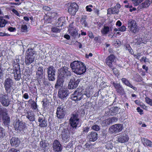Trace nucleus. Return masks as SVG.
<instances>
[{"instance_id": "nucleus-15", "label": "nucleus", "mask_w": 152, "mask_h": 152, "mask_svg": "<svg viewBox=\"0 0 152 152\" xmlns=\"http://www.w3.org/2000/svg\"><path fill=\"white\" fill-rule=\"evenodd\" d=\"M69 94V91L67 90L62 88L59 89L58 95L60 99L64 100L66 99V97L68 96Z\"/></svg>"}, {"instance_id": "nucleus-64", "label": "nucleus", "mask_w": 152, "mask_h": 152, "mask_svg": "<svg viewBox=\"0 0 152 152\" xmlns=\"http://www.w3.org/2000/svg\"><path fill=\"white\" fill-rule=\"evenodd\" d=\"M142 67L143 69H145L146 72H147L148 71V67L146 66V65H143Z\"/></svg>"}, {"instance_id": "nucleus-1", "label": "nucleus", "mask_w": 152, "mask_h": 152, "mask_svg": "<svg viewBox=\"0 0 152 152\" xmlns=\"http://www.w3.org/2000/svg\"><path fill=\"white\" fill-rule=\"evenodd\" d=\"M70 66L73 72L77 75H82L86 71V67L85 64L82 62L78 61L71 62Z\"/></svg>"}, {"instance_id": "nucleus-41", "label": "nucleus", "mask_w": 152, "mask_h": 152, "mask_svg": "<svg viewBox=\"0 0 152 152\" xmlns=\"http://www.w3.org/2000/svg\"><path fill=\"white\" fill-rule=\"evenodd\" d=\"M5 135L4 129L0 125V138H3Z\"/></svg>"}, {"instance_id": "nucleus-35", "label": "nucleus", "mask_w": 152, "mask_h": 152, "mask_svg": "<svg viewBox=\"0 0 152 152\" xmlns=\"http://www.w3.org/2000/svg\"><path fill=\"white\" fill-rule=\"evenodd\" d=\"M142 142L145 146L151 147L152 146V142L150 140L145 138L142 140Z\"/></svg>"}, {"instance_id": "nucleus-34", "label": "nucleus", "mask_w": 152, "mask_h": 152, "mask_svg": "<svg viewBox=\"0 0 152 152\" xmlns=\"http://www.w3.org/2000/svg\"><path fill=\"white\" fill-rule=\"evenodd\" d=\"M120 108L118 107H112L110 109V112L111 115H113L117 114Z\"/></svg>"}, {"instance_id": "nucleus-59", "label": "nucleus", "mask_w": 152, "mask_h": 152, "mask_svg": "<svg viewBox=\"0 0 152 152\" xmlns=\"http://www.w3.org/2000/svg\"><path fill=\"white\" fill-rule=\"evenodd\" d=\"M116 25L118 26H120L122 25V23L120 20H118L116 23Z\"/></svg>"}, {"instance_id": "nucleus-23", "label": "nucleus", "mask_w": 152, "mask_h": 152, "mask_svg": "<svg viewBox=\"0 0 152 152\" xmlns=\"http://www.w3.org/2000/svg\"><path fill=\"white\" fill-rule=\"evenodd\" d=\"M97 133L94 132H92L89 134L88 137L91 141L94 142L96 141L98 138Z\"/></svg>"}, {"instance_id": "nucleus-45", "label": "nucleus", "mask_w": 152, "mask_h": 152, "mask_svg": "<svg viewBox=\"0 0 152 152\" xmlns=\"http://www.w3.org/2000/svg\"><path fill=\"white\" fill-rule=\"evenodd\" d=\"M135 5L137 6L143 0H132Z\"/></svg>"}, {"instance_id": "nucleus-43", "label": "nucleus", "mask_w": 152, "mask_h": 152, "mask_svg": "<svg viewBox=\"0 0 152 152\" xmlns=\"http://www.w3.org/2000/svg\"><path fill=\"white\" fill-rule=\"evenodd\" d=\"M5 68H3V66H0V79H1L3 77V72L5 70Z\"/></svg>"}, {"instance_id": "nucleus-42", "label": "nucleus", "mask_w": 152, "mask_h": 152, "mask_svg": "<svg viewBox=\"0 0 152 152\" xmlns=\"http://www.w3.org/2000/svg\"><path fill=\"white\" fill-rule=\"evenodd\" d=\"M31 107L32 109L36 110L37 109V103L34 100L31 101Z\"/></svg>"}, {"instance_id": "nucleus-49", "label": "nucleus", "mask_w": 152, "mask_h": 152, "mask_svg": "<svg viewBox=\"0 0 152 152\" xmlns=\"http://www.w3.org/2000/svg\"><path fill=\"white\" fill-rule=\"evenodd\" d=\"M61 29L58 28L57 27H55L52 28V31L53 32H60Z\"/></svg>"}, {"instance_id": "nucleus-58", "label": "nucleus", "mask_w": 152, "mask_h": 152, "mask_svg": "<svg viewBox=\"0 0 152 152\" xmlns=\"http://www.w3.org/2000/svg\"><path fill=\"white\" fill-rule=\"evenodd\" d=\"M19 151L15 148H11L9 151L8 152H18Z\"/></svg>"}, {"instance_id": "nucleus-28", "label": "nucleus", "mask_w": 152, "mask_h": 152, "mask_svg": "<svg viewBox=\"0 0 152 152\" xmlns=\"http://www.w3.org/2000/svg\"><path fill=\"white\" fill-rule=\"evenodd\" d=\"M69 31L71 36L74 38L78 35L77 31L75 27L70 26Z\"/></svg>"}, {"instance_id": "nucleus-8", "label": "nucleus", "mask_w": 152, "mask_h": 152, "mask_svg": "<svg viewBox=\"0 0 152 152\" xmlns=\"http://www.w3.org/2000/svg\"><path fill=\"white\" fill-rule=\"evenodd\" d=\"M82 91L81 89L77 88L71 95V98L72 100L76 102L81 100L83 98V96Z\"/></svg>"}, {"instance_id": "nucleus-44", "label": "nucleus", "mask_w": 152, "mask_h": 152, "mask_svg": "<svg viewBox=\"0 0 152 152\" xmlns=\"http://www.w3.org/2000/svg\"><path fill=\"white\" fill-rule=\"evenodd\" d=\"M146 102L151 106H152V99L146 97L145 99Z\"/></svg>"}, {"instance_id": "nucleus-10", "label": "nucleus", "mask_w": 152, "mask_h": 152, "mask_svg": "<svg viewBox=\"0 0 152 152\" xmlns=\"http://www.w3.org/2000/svg\"><path fill=\"white\" fill-rule=\"evenodd\" d=\"M7 94H0V102L4 107H7L10 104V99L8 97Z\"/></svg>"}, {"instance_id": "nucleus-39", "label": "nucleus", "mask_w": 152, "mask_h": 152, "mask_svg": "<svg viewBox=\"0 0 152 152\" xmlns=\"http://www.w3.org/2000/svg\"><path fill=\"white\" fill-rule=\"evenodd\" d=\"M8 21L4 19L2 16H0V27H4Z\"/></svg>"}, {"instance_id": "nucleus-26", "label": "nucleus", "mask_w": 152, "mask_h": 152, "mask_svg": "<svg viewBox=\"0 0 152 152\" xmlns=\"http://www.w3.org/2000/svg\"><path fill=\"white\" fill-rule=\"evenodd\" d=\"M118 137V142L121 143L127 142L129 139V137L126 134H121Z\"/></svg>"}, {"instance_id": "nucleus-3", "label": "nucleus", "mask_w": 152, "mask_h": 152, "mask_svg": "<svg viewBox=\"0 0 152 152\" xmlns=\"http://www.w3.org/2000/svg\"><path fill=\"white\" fill-rule=\"evenodd\" d=\"M19 61V59H16V61H14L13 63V73L14 74V78L16 80H20L21 78Z\"/></svg>"}, {"instance_id": "nucleus-37", "label": "nucleus", "mask_w": 152, "mask_h": 152, "mask_svg": "<svg viewBox=\"0 0 152 152\" xmlns=\"http://www.w3.org/2000/svg\"><path fill=\"white\" fill-rule=\"evenodd\" d=\"M152 0H146L144 2L141 4V6L143 8L148 7L152 3Z\"/></svg>"}, {"instance_id": "nucleus-32", "label": "nucleus", "mask_w": 152, "mask_h": 152, "mask_svg": "<svg viewBox=\"0 0 152 152\" xmlns=\"http://www.w3.org/2000/svg\"><path fill=\"white\" fill-rule=\"evenodd\" d=\"M2 118L3 123L4 126L7 127L8 129H9V126L10 122V118L8 115L5 117H2V118Z\"/></svg>"}, {"instance_id": "nucleus-51", "label": "nucleus", "mask_w": 152, "mask_h": 152, "mask_svg": "<svg viewBox=\"0 0 152 152\" xmlns=\"http://www.w3.org/2000/svg\"><path fill=\"white\" fill-rule=\"evenodd\" d=\"M42 102H43V106L44 108L46 107L49 105V102L47 101H42Z\"/></svg>"}, {"instance_id": "nucleus-33", "label": "nucleus", "mask_w": 152, "mask_h": 152, "mask_svg": "<svg viewBox=\"0 0 152 152\" xmlns=\"http://www.w3.org/2000/svg\"><path fill=\"white\" fill-rule=\"evenodd\" d=\"M58 21L56 23V26L60 27L62 26L65 23V20L64 18L63 17H61L59 18L58 20Z\"/></svg>"}, {"instance_id": "nucleus-2", "label": "nucleus", "mask_w": 152, "mask_h": 152, "mask_svg": "<svg viewBox=\"0 0 152 152\" xmlns=\"http://www.w3.org/2000/svg\"><path fill=\"white\" fill-rule=\"evenodd\" d=\"M69 68L66 66H62L58 69V77L64 80L69 78L71 76V72L68 70Z\"/></svg>"}, {"instance_id": "nucleus-13", "label": "nucleus", "mask_w": 152, "mask_h": 152, "mask_svg": "<svg viewBox=\"0 0 152 152\" xmlns=\"http://www.w3.org/2000/svg\"><path fill=\"white\" fill-rule=\"evenodd\" d=\"M53 150L55 152H61L62 151L63 147L60 142L55 140L52 144Z\"/></svg>"}, {"instance_id": "nucleus-31", "label": "nucleus", "mask_w": 152, "mask_h": 152, "mask_svg": "<svg viewBox=\"0 0 152 152\" xmlns=\"http://www.w3.org/2000/svg\"><path fill=\"white\" fill-rule=\"evenodd\" d=\"M34 60V56H26L25 62L27 65H29L32 63Z\"/></svg>"}, {"instance_id": "nucleus-55", "label": "nucleus", "mask_w": 152, "mask_h": 152, "mask_svg": "<svg viewBox=\"0 0 152 152\" xmlns=\"http://www.w3.org/2000/svg\"><path fill=\"white\" fill-rule=\"evenodd\" d=\"M89 128L88 127H86L84 128L83 129V132L87 133L89 131Z\"/></svg>"}, {"instance_id": "nucleus-40", "label": "nucleus", "mask_w": 152, "mask_h": 152, "mask_svg": "<svg viewBox=\"0 0 152 152\" xmlns=\"http://www.w3.org/2000/svg\"><path fill=\"white\" fill-rule=\"evenodd\" d=\"M110 28L108 26H104L103 28L101 30L102 33L103 35L106 34L109 32Z\"/></svg>"}, {"instance_id": "nucleus-62", "label": "nucleus", "mask_w": 152, "mask_h": 152, "mask_svg": "<svg viewBox=\"0 0 152 152\" xmlns=\"http://www.w3.org/2000/svg\"><path fill=\"white\" fill-rule=\"evenodd\" d=\"M137 112L140 113V114H142V113L143 112V110L141 109L139 107H138L137 108Z\"/></svg>"}, {"instance_id": "nucleus-19", "label": "nucleus", "mask_w": 152, "mask_h": 152, "mask_svg": "<svg viewBox=\"0 0 152 152\" xmlns=\"http://www.w3.org/2000/svg\"><path fill=\"white\" fill-rule=\"evenodd\" d=\"M80 81V80L79 79L77 80L74 79H71L69 83V89H73L76 88L77 86Z\"/></svg>"}, {"instance_id": "nucleus-38", "label": "nucleus", "mask_w": 152, "mask_h": 152, "mask_svg": "<svg viewBox=\"0 0 152 152\" xmlns=\"http://www.w3.org/2000/svg\"><path fill=\"white\" fill-rule=\"evenodd\" d=\"M87 18V16L86 15H83L81 17L80 20L81 23L84 26L86 27L87 26L88 24L87 21H86V19Z\"/></svg>"}, {"instance_id": "nucleus-4", "label": "nucleus", "mask_w": 152, "mask_h": 152, "mask_svg": "<svg viewBox=\"0 0 152 152\" xmlns=\"http://www.w3.org/2000/svg\"><path fill=\"white\" fill-rule=\"evenodd\" d=\"M14 84L13 79L10 77L7 78L5 80L3 85L7 95L11 94V90L13 88Z\"/></svg>"}, {"instance_id": "nucleus-16", "label": "nucleus", "mask_w": 152, "mask_h": 152, "mask_svg": "<svg viewBox=\"0 0 152 152\" xmlns=\"http://www.w3.org/2000/svg\"><path fill=\"white\" fill-rule=\"evenodd\" d=\"M123 125L122 124H115L109 128L110 132L113 133H117L121 132L123 129Z\"/></svg>"}, {"instance_id": "nucleus-47", "label": "nucleus", "mask_w": 152, "mask_h": 152, "mask_svg": "<svg viewBox=\"0 0 152 152\" xmlns=\"http://www.w3.org/2000/svg\"><path fill=\"white\" fill-rule=\"evenodd\" d=\"M21 28V31L23 32H26L27 31V26L25 25H22Z\"/></svg>"}, {"instance_id": "nucleus-11", "label": "nucleus", "mask_w": 152, "mask_h": 152, "mask_svg": "<svg viewBox=\"0 0 152 152\" xmlns=\"http://www.w3.org/2000/svg\"><path fill=\"white\" fill-rule=\"evenodd\" d=\"M68 11L72 15H74L78 9V6L75 2L68 4Z\"/></svg>"}, {"instance_id": "nucleus-61", "label": "nucleus", "mask_w": 152, "mask_h": 152, "mask_svg": "<svg viewBox=\"0 0 152 152\" xmlns=\"http://www.w3.org/2000/svg\"><path fill=\"white\" fill-rule=\"evenodd\" d=\"M86 10L87 11L91 12L92 11V10L91 8L89 7L88 6H87L86 7Z\"/></svg>"}, {"instance_id": "nucleus-5", "label": "nucleus", "mask_w": 152, "mask_h": 152, "mask_svg": "<svg viewBox=\"0 0 152 152\" xmlns=\"http://www.w3.org/2000/svg\"><path fill=\"white\" fill-rule=\"evenodd\" d=\"M14 126L15 129L18 132H20L21 133L23 134L26 131L27 128L26 124L22 121L16 119Z\"/></svg>"}, {"instance_id": "nucleus-25", "label": "nucleus", "mask_w": 152, "mask_h": 152, "mask_svg": "<svg viewBox=\"0 0 152 152\" xmlns=\"http://www.w3.org/2000/svg\"><path fill=\"white\" fill-rule=\"evenodd\" d=\"M121 80L124 84L132 88L134 90L136 91L137 90V88L133 86L127 79L125 78H122L121 79Z\"/></svg>"}, {"instance_id": "nucleus-56", "label": "nucleus", "mask_w": 152, "mask_h": 152, "mask_svg": "<svg viewBox=\"0 0 152 152\" xmlns=\"http://www.w3.org/2000/svg\"><path fill=\"white\" fill-rule=\"evenodd\" d=\"M8 30L9 31H10L11 32H13L16 29L15 28H13L12 27H10L8 28Z\"/></svg>"}, {"instance_id": "nucleus-53", "label": "nucleus", "mask_w": 152, "mask_h": 152, "mask_svg": "<svg viewBox=\"0 0 152 152\" xmlns=\"http://www.w3.org/2000/svg\"><path fill=\"white\" fill-rule=\"evenodd\" d=\"M40 145L41 147H42L43 148H45L46 146V144L45 142L43 141H41L40 143Z\"/></svg>"}, {"instance_id": "nucleus-46", "label": "nucleus", "mask_w": 152, "mask_h": 152, "mask_svg": "<svg viewBox=\"0 0 152 152\" xmlns=\"http://www.w3.org/2000/svg\"><path fill=\"white\" fill-rule=\"evenodd\" d=\"M104 121L105 125L107 126L112 123L110 118L106 119Z\"/></svg>"}, {"instance_id": "nucleus-18", "label": "nucleus", "mask_w": 152, "mask_h": 152, "mask_svg": "<svg viewBox=\"0 0 152 152\" xmlns=\"http://www.w3.org/2000/svg\"><path fill=\"white\" fill-rule=\"evenodd\" d=\"M56 113L58 118H63L66 113L65 109L62 106H60L57 108Z\"/></svg>"}, {"instance_id": "nucleus-60", "label": "nucleus", "mask_w": 152, "mask_h": 152, "mask_svg": "<svg viewBox=\"0 0 152 152\" xmlns=\"http://www.w3.org/2000/svg\"><path fill=\"white\" fill-rule=\"evenodd\" d=\"M110 118L112 123L114 122L117 120L116 118L112 117V118Z\"/></svg>"}, {"instance_id": "nucleus-63", "label": "nucleus", "mask_w": 152, "mask_h": 152, "mask_svg": "<svg viewBox=\"0 0 152 152\" xmlns=\"http://www.w3.org/2000/svg\"><path fill=\"white\" fill-rule=\"evenodd\" d=\"M23 97L25 99H28V96L27 93H25L23 96Z\"/></svg>"}, {"instance_id": "nucleus-50", "label": "nucleus", "mask_w": 152, "mask_h": 152, "mask_svg": "<svg viewBox=\"0 0 152 152\" xmlns=\"http://www.w3.org/2000/svg\"><path fill=\"white\" fill-rule=\"evenodd\" d=\"M112 70L113 71L115 75H118V70L117 69H116L115 67H113H113H110Z\"/></svg>"}, {"instance_id": "nucleus-9", "label": "nucleus", "mask_w": 152, "mask_h": 152, "mask_svg": "<svg viewBox=\"0 0 152 152\" xmlns=\"http://www.w3.org/2000/svg\"><path fill=\"white\" fill-rule=\"evenodd\" d=\"M128 27L129 32L136 33L138 31V27L136 21L134 20H130L128 21Z\"/></svg>"}, {"instance_id": "nucleus-7", "label": "nucleus", "mask_w": 152, "mask_h": 152, "mask_svg": "<svg viewBox=\"0 0 152 152\" xmlns=\"http://www.w3.org/2000/svg\"><path fill=\"white\" fill-rule=\"evenodd\" d=\"M48 74V80L50 81H54L56 78V69L53 66H50L47 68Z\"/></svg>"}, {"instance_id": "nucleus-22", "label": "nucleus", "mask_w": 152, "mask_h": 152, "mask_svg": "<svg viewBox=\"0 0 152 152\" xmlns=\"http://www.w3.org/2000/svg\"><path fill=\"white\" fill-rule=\"evenodd\" d=\"M64 80L58 77L56 83L55 85V88L56 89L62 88L63 86Z\"/></svg>"}, {"instance_id": "nucleus-24", "label": "nucleus", "mask_w": 152, "mask_h": 152, "mask_svg": "<svg viewBox=\"0 0 152 152\" xmlns=\"http://www.w3.org/2000/svg\"><path fill=\"white\" fill-rule=\"evenodd\" d=\"M26 117L30 121H35V115L32 110H28L26 113Z\"/></svg>"}, {"instance_id": "nucleus-52", "label": "nucleus", "mask_w": 152, "mask_h": 152, "mask_svg": "<svg viewBox=\"0 0 152 152\" xmlns=\"http://www.w3.org/2000/svg\"><path fill=\"white\" fill-rule=\"evenodd\" d=\"M119 28V31L121 32L125 31H126V27L124 26H122L121 27Z\"/></svg>"}, {"instance_id": "nucleus-12", "label": "nucleus", "mask_w": 152, "mask_h": 152, "mask_svg": "<svg viewBox=\"0 0 152 152\" xmlns=\"http://www.w3.org/2000/svg\"><path fill=\"white\" fill-rule=\"evenodd\" d=\"M61 137L63 142L66 143L68 141L70 136V132L68 129H63L61 132Z\"/></svg>"}, {"instance_id": "nucleus-36", "label": "nucleus", "mask_w": 152, "mask_h": 152, "mask_svg": "<svg viewBox=\"0 0 152 152\" xmlns=\"http://www.w3.org/2000/svg\"><path fill=\"white\" fill-rule=\"evenodd\" d=\"M34 49L30 48L28 49L26 51V56H33V55L35 53Z\"/></svg>"}, {"instance_id": "nucleus-17", "label": "nucleus", "mask_w": 152, "mask_h": 152, "mask_svg": "<svg viewBox=\"0 0 152 152\" xmlns=\"http://www.w3.org/2000/svg\"><path fill=\"white\" fill-rule=\"evenodd\" d=\"M116 61L115 56L113 54H111L106 59V63L109 67H113V64Z\"/></svg>"}, {"instance_id": "nucleus-27", "label": "nucleus", "mask_w": 152, "mask_h": 152, "mask_svg": "<svg viewBox=\"0 0 152 152\" xmlns=\"http://www.w3.org/2000/svg\"><path fill=\"white\" fill-rule=\"evenodd\" d=\"M121 7V5L119 4H117L114 7L112 8L111 9H109L107 11L108 13H110L109 12L111 11V13L118 14L119 12V9Z\"/></svg>"}, {"instance_id": "nucleus-29", "label": "nucleus", "mask_w": 152, "mask_h": 152, "mask_svg": "<svg viewBox=\"0 0 152 152\" xmlns=\"http://www.w3.org/2000/svg\"><path fill=\"white\" fill-rule=\"evenodd\" d=\"M44 72L43 67H39L38 68L36 72L37 77L38 79H42L43 78Z\"/></svg>"}, {"instance_id": "nucleus-30", "label": "nucleus", "mask_w": 152, "mask_h": 152, "mask_svg": "<svg viewBox=\"0 0 152 152\" xmlns=\"http://www.w3.org/2000/svg\"><path fill=\"white\" fill-rule=\"evenodd\" d=\"M8 115V110L5 107H0V118Z\"/></svg>"}, {"instance_id": "nucleus-14", "label": "nucleus", "mask_w": 152, "mask_h": 152, "mask_svg": "<svg viewBox=\"0 0 152 152\" xmlns=\"http://www.w3.org/2000/svg\"><path fill=\"white\" fill-rule=\"evenodd\" d=\"M112 84L118 94L120 95H123L125 94L124 89L120 83H117L113 82Z\"/></svg>"}, {"instance_id": "nucleus-48", "label": "nucleus", "mask_w": 152, "mask_h": 152, "mask_svg": "<svg viewBox=\"0 0 152 152\" xmlns=\"http://www.w3.org/2000/svg\"><path fill=\"white\" fill-rule=\"evenodd\" d=\"M92 128L96 131H98L100 129V128L99 126L97 125H95L92 127Z\"/></svg>"}, {"instance_id": "nucleus-54", "label": "nucleus", "mask_w": 152, "mask_h": 152, "mask_svg": "<svg viewBox=\"0 0 152 152\" xmlns=\"http://www.w3.org/2000/svg\"><path fill=\"white\" fill-rule=\"evenodd\" d=\"M12 11L16 15L19 16H20L19 13L16 10H15V9H13L12 10Z\"/></svg>"}, {"instance_id": "nucleus-21", "label": "nucleus", "mask_w": 152, "mask_h": 152, "mask_svg": "<svg viewBox=\"0 0 152 152\" xmlns=\"http://www.w3.org/2000/svg\"><path fill=\"white\" fill-rule=\"evenodd\" d=\"M10 144L14 147H18L20 143V139L17 137H13L10 139Z\"/></svg>"}, {"instance_id": "nucleus-57", "label": "nucleus", "mask_w": 152, "mask_h": 152, "mask_svg": "<svg viewBox=\"0 0 152 152\" xmlns=\"http://www.w3.org/2000/svg\"><path fill=\"white\" fill-rule=\"evenodd\" d=\"M72 142H70L67 145V147L69 148H71L73 146Z\"/></svg>"}, {"instance_id": "nucleus-6", "label": "nucleus", "mask_w": 152, "mask_h": 152, "mask_svg": "<svg viewBox=\"0 0 152 152\" xmlns=\"http://www.w3.org/2000/svg\"><path fill=\"white\" fill-rule=\"evenodd\" d=\"M78 115L76 112L72 114L69 120V124L71 126V129H75L77 128L79 123V119L78 118Z\"/></svg>"}, {"instance_id": "nucleus-20", "label": "nucleus", "mask_w": 152, "mask_h": 152, "mask_svg": "<svg viewBox=\"0 0 152 152\" xmlns=\"http://www.w3.org/2000/svg\"><path fill=\"white\" fill-rule=\"evenodd\" d=\"M39 126L41 127H45L48 126V121L46 118L43 116H39L38 119Z\"/></svg>"}]
</instances>
